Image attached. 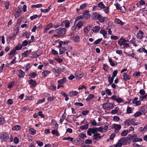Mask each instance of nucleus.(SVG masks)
<instances>
[{
    "mask_svg": "<svg viewBox=\"0 0 147 147\" xmlns=\"http://www.w3.org/2000/svg\"><path fill=\"white\" fill-rule=\"evenodd\" d=\"M127 40H126L124 38H120L118 41V43L121 46L123 45L126 42H127Z\"/></svg>",
    "mask_w": 147,
    "mask_h": 147,
    "instance_id": "nucleus-19",
    "label": "nucleus"
},
{
    "mask_svg": "<svg viewBox=\"0 0 147 147\" xmlns=\"http://www.w3.org/2000/svg\"><path fill=\"white\" fill-rule=\"evenodd\" d=\"M96 127H93L92 128H89L87 131V134L88 135L90 136H91L92 135V134L93 135L97 132Z\"/></svg>",
    "mask_w": 147,
    "mask_h": 147,
    "instance_id": "nucleus-6",
    "label": "nucleus"
},
{
    "mask_svg": "<svg viewBox=\"0 0 147 147\" xmlns=\"http://www.w3.org/2000/svg\"><path fill=\"white\" fill-rule=\"evenodd\" d=\"M11 3L10 1H6L5 3V7L6 9H9V7L11 5Z\"/></svg>",
    "mask_w": 147,
    "mask_h": 147,
    "instance_id": "nucleus-35",
    "label": "nucleus"
},
{
    "mask_svg": "<svg viewBox=\"0 0 147 147\" xmlns=\"http://www.w3.org/2000/svg\"><path fill=\"white\" fill-rule=\"evenodd\" d=\"M114 128L115 129V133H118L119 131L121 129V126L119 124H117L114 123L113 124Z\"/></svg>",
    "mask_w": 147,
    "mask_h": 147,
    "instance_id": "nucleus-9",
    "label": "nucleus"
},
{
    "mask_svg": "<svg viewBox=\"0 0 147 147\" xmlns=\"http://www.w3.org/2000/svg\"><path fill=\"white\" fill-rule=\"evenodd\" d=\"M133 75L135 77L138 78L140 76V72H135L133 73Z\"/></svg>",
    "mask_w": 147,
    "mask_h": 147,
    "instance_id": "nucleus-55",
    "label": "nucleus"
},
{
    "mask_svg": "<svg viewBox=\"0 0 147 147\" xmlns=\"http://www.w3.org/2000/svg\"><path fill=\"white\" fill-rule=\"evenodd\" d=\"M51 73V71H49L45 70L42 73V75L44 77L47 76L49 74Z\"/></svg>",
    "mask_w": 147,
    "mask_h": 147,
    "instance_id": "nucleus-29",
    "label": "nucleus"
},
{
    "mask_svg": "<svg viewBox=\"0 0 147 147\" xmlns=\"http://www.w3.org/2000/svg\"><path fill=\"white\" fill-rule=\"evenodd\" d=\"M53 24L51 23H50L44 29L45 32H47L48 30H49L51 27H52Z\"/></svg>",
    "mask_w": 147,
    "mask_h": 147,
    "instance_id": "nucleus-33",
    "label": "nucleus"
},
{
    "mask_svg": "<svg viewBox=\"0 0 147 147\" xmlns=\"http://www.w3.org/2000/svg\"><path fill=\"white\" fill-rule=\"evenodd\" d=\"M123 80L125 81H127L128 80H130L131 78V76L128 75L126 72L124 73L123 75Z\"/></svg>",
    "mask_w": 147,
    "mask_h": 147,
    "instance_id": "nucleus-15",
    "label": "nucleus"
},
{
    "mask_svg": "<svg viewBox=\"0 0 147 147\" xmlns=\"http://www.w3.org/2000/svg\"><path fill=\"white\" fill-rule=\"evenodd\" d=\"M113 106L112 103L106 102L102 104L103 108L106 110H110L112 109Z\"/></svg>",
    "mask_w": 147,
    "mask_h": 147,
    "instance_id": "nucleus-5",
    "label": "nucleus"
},
{
    "mask_svg": "<svg viewBox=\"0 0 147 147\" xmlns=\"http://www.w3.org/2000/svg\"><path fill=\"white\" fill-rule=\"evenodd\" d=\"M78 92L76 91L72 90L70 91L69 93V96L70 97L76 96L78 94Z\"/></svg>",
    "mask_w": 147,
    "mask_h": 147,
    "instance_id": "nucleus-16",
    "label": "nucleus"
},
{
    "mask_svg": "<svg viewBox=\"0 0 147 147\" xmlns=\"http://www.w3.org/2000/svg\"><path fill=\"white\" fill-rule=\"evenodd\" d=\"M67 29L65 28H59L56 29L55 32L59 36L64 35L66 32Z\"/></svg>",
    "mask_w": 147,
    "mask_h": 147,
    "instance_id": "nucleus-3",
    "label": "nucleus"
},
{
    "mask_svg": "<svg viewBox=\"0 0 147 147\" xmlns=\"http://www.w3.org/2000/svg\"><path fill=\"white\" fill-rule=\"evenodd\" d=\"M137 135L134 134L133 135L129 134L127 137V139L130 141H132V142H138L142 141L141 138H137Z\"/></svg>",
    "mask_w": 147,
    "mask_h": 147,
    "instance_id": "nucleus-1",
    "label": "nucleus"
},
{
    "mask_svg": "<svg viewBox=\"0 0 147 147\" xmlns=\"http://www.w3.org/2000/svg\"><path fill=\"white\" fill-rule=\"evenodd\" d=\"M51 133L52 134L57 136H59L60 135V134H59V133L57 131V129L52 130Z\"/></svg>",
    "mask_w": 147,
    "mask_h": 147,
    "instance_id": "nucleus-28",
    "label": "nucleus"
},
{
    "mask_svg": "<svg viewBox=\"0 0 147 147\" xmlns=\"http://www.w3.org/2000/svg\"><path fill=\"white\" fill-rule=\"evenodd\" d=\"M119 9L120 10L121 12L122 13H124L126 11L125 8L124 6L120 7Z\"/></svg>",
    "mask_w": 147,
    "mask_h": 147,
    "instance_id": "nucleus-56",
    "label": "nucleus"
},
{
    "mask_svg": "<svg viewBox=\"0 0 147 147\" xmlns=\"http://www.w3.org/2000/svg\"><path fill=\"white\" fill-rule=\"evenodd\" d=\"M129 133V131L127 129H125L123 130L121 133V135L122 136H125Z\"/></svg>",
    "mask_w": 147,
    "mask_h": 147,
    "instance_id": "nucleus-38",
    "label": "nucleus"
},
{
    "mask_svg": "<svg viewBox=\"0 0 147 147\" xmlns=\"http://www.w3.org/2000/svg\"><path fill=\"white\" fill-rule=\"evenodd\" d=\"M84 17L86 19H88L90 17V15L88 12L86 11L83 13Z\"/></svg>",
    "mask_w": 147,
    "mask_h": 147,
    "instance_id": "nucleus-31",
    "label": "nucleus"
},
{
    "mask_svg": "<svg viewBox=\"0 0 147 147\" xmlns=\"http://www.w3.org/2000/svg\"><path fill=\"white\" fill-rule=\"evenodd\" d=\"M28 82L30 85V87L31 88H33L36 87V82L33 79H31L28 81Z\"/></svg>",
    "mask_w": 147,
    "mask_h": 147,
    "instance_id": "nucleus-14",
    "label": "nucleus"
},
{
    "mask_svg": "<svg viewBox=\"0 0 147 147\" xmlns=\"http://www.w3.org/2000/svg\"><path fill=\"white\" fill-rule=\"evenodd\" d=\"M36 142L38 146L40 147L42 146L43 145V143L40 142V141L38 140L36 141Z\"/></svg>",
    "mask_w": 147,
    "mask_h": 147,
    "instance_id": "nucleus-60",
    "label": "nucleus"
},
{
    "mask_svg": "<svg viewBox=\"0 0 147 147\" xmlns=\"http://www.w3.org/2000/svg\"><path fill=\"white\" fill-rule=\"evenodd\" d=\"M142 114V113L140 111H137L136 112V113L134 114V116L135 117H138L140 115H141Z\"/></svg>",
    "mask_w": 147,
    "mask_h": 147,
    "instance_id": "nucleus-61",
    "label": "nucleus"
},
{
    "mask_svg": "<svg viewBox=\"0 0 147 147\" xmlns=\"http://www.w3.org/2000/svg\"><path fill=\"white\" fill-rule=\"evenodd\" d=\"M138 4H139V5L140 6V7H142V6H143L145 4V2L143 0H140L139 1L138 3H137L136 5H138Z\"/></svg>",
    "mask_w": 147,
    "mask_h": 147,
    "instance_id": "nucleus-45",
    "label": "nucleus"
},
{
    "mask_svg": "<svg viewBox=\"0 0 147 147\" xmlns=\"http://www.w3.org/2000/svg\"><path fill=\"white\" fill-rule=\"evenodd\" d=\"M5 123V120L3 117H2L0 118V125H2Z\"/></svg>",
    "mask_w": 147,
    "mask_h": 147,
    "instance_id": "nucleus-53",
    "label": "nucleus"
},
{
    "mask_svg": "<svg viewBox=\"0 0 147 147\" xmlns=\"http://www.w3.org/2000/svg\"><path fill=\"white\" fill-rule=\"evenodd\" d=\"M104 12L107 14L109 13V7L105 6V8L103 9Z\"/></svg>",
    "mask_w": 147,
    "mask_h": 147,
    "instance_id": "nucleus-48",
    "label": "nucleus"
},
{
    "mask_svg": "<svg viewBox=\"0 0 147 147\" xmlns=\"http://www.w3.org/2000/svg\"><path fill=\"white\" fill-rule=\"evenodd\" d=\"M16 74L20 78H24L25 75V72L21 69L18 70Z\"/></svg>",
    "mask_w": 147,
    "mask_h": 147,
    "instance_id": "nucleus-12",
    "label": "nucleus"
},
{
    "mask_svg": "<svg viewBox=\"0 0 147 147\" xmlns=\"http://www.w3.org/2000/svg\"><path fill=\"white\" fill-rule=\"evenodd\" d=\"M88 128V125L86 124L81 126L80 127V129L82 130L86 129Z\"/></svg>",
    "mask_w": 147,
    "mask_h": 147,
    "instance_id": "nucleus-50",
    "label": "nucleus"
},
{
    "mask_svg": "<svg viewBox=\"0 0 147 147\" xmlns=\"http://www.w3.org/2000/svg\"><path fill=\"white\" fill-rule=\"evenodd\" d=\"M78 136L80 138L82 139L87 137L86 134L83 133H81L79 134Z\"/></svg>",
    "mask_w": 147,
    "mask_h": 147,
    "instance_id": "nucleus-43",
    "label": "nucleus"
},
{
    "mask_svg": "<svg viewBox=\"0 0 147 147\" xmlns=\"http://www.w3.org/2000/svg\"><path fill=\"white\" fill-rule=\"evenodd\" d=\"M37 75V74L35 72H33L29 74V76H31L32 78H34Z\"/></svg>",
    "mask_w": 147,
    "mask_h": 147,
    "instance_id": "nucleus-63",
    "label": "nucleus"
},
{
    "mask_svg": "<svg viewBox=\"0 0 147 147\" xmlns=\"http://www.w3.org/2000/svg\"><path fill=\"white\" fill-rule=\"evenodd\" d=\"M111 98L113 100L116 101L117 102L121 103L123 102V100L120 97H117L115 95H113Z\"/></svg>",
    "mask_w": 147,
    "mask_h": 147,
    "instance_id": "nucleus-7",
    "label": "nucleus"
},
{
    "mask_svg": "<svg viewBox=\"0 0 147 147\" xmlns=\"http://www.w3.org/2000/svg\"><path fill=\"white\" fill-rule=\"evenodd\" d=\"M97 6L101 9H103L105 8L106 6L102 2H99Z\"/></svg>",
    "mask_w": 147,
    "mask_h": 147,
    "instance_id": "nucleus-32",
    "label": "nucleus"
},
{
    "mask_svg": "<svg viewBox=\"0 0 147 147\" xmlns=\"http://www.w3.org/2000/svg\"><path fill=\"white\" fill-rule=\"evenodd\" d=\"M66 81V78L64 77L62 79L58 80L57 82L59 84H64L65 83Z\"/></svg>",
    "mask_w": 147,
    "mask_h": 147,
    "instance_id": "nucleus-37",
    "label": "nucleus"
},
{
    "mask_svg": "<svg viewBox=\"0 0 147 147\" xmlns=\"http://www.w3.org/2000/svg\"><path fill=\"white\" fill-rule=\"evenodd\" d=\"M22 45L21 44H19L14 47V49L16 51H18L22 49Z\"/></svg>",
    "mask_w": 147,
    "mask_h": 147,
    "instance_id": "nucleus-44",
    "label": "nucleus"
},
{
    "mask_svg": "<svg viewBox=\"0 0 147 147\" xmlns=\"http://www.w3.org/2000/svg\"><path fill=\"white\" fill-rule=\"evenodd\" d=\"M21 127L19 125H16L13 126L12 127V129L15 131H18L20 129Z\"/></svg>",
    "mask_w": 147,
    "mask_h": 147,
    "instance_id": "nucleus-30",
    "label": "nucleus"
},
{
    "mask_svg": "<svg viewBox=\"0 0 147 147\" xmlns=\"http://www.w3.org/2000/svg\"><path fill=\"white\" fill-rule=\"evenodd\" d=\"M83 25V24L82 22L79 21L78 22L76 26L78 28H80Z\"/></svg>",
    "mask_w": 147,
    "mask_h": 147,
    "instance_id": "nucleus-40",
    "label": "nucleus"
},
{
    "mask_svg": "<svg viewBox=\"0 0 147 147\" xmlns=\"http://www.w3.org/2000/svg\"><path fill=\"white\" fill-rule=\"evenodd\" d=\"M63 140H68L72 142L73 140V138L70 137H64L63 138Z\"/></svg>",
    "mask_w": 147,
    "mask_h": 147,
    "instance_id": "nucleus-52",
    "label": "nucleus"
},
{
    "mask_svg": "<svg viewBox=\"0 0 147 147\" xmlns=\"http://www.w3.org/2000/svg\"><path fill=\"white\" fill-rule=\"evenodd\" d=\"M51 123L53 126V128L55 129H57L58 127V124L57 123L56 121L53 119L51 121Z\"/></svg>",
    "mask_w": 147,
    "mask_h": 147,
    "instance_id": "nucleus-22",
    "label": "nucleus"
},
{
    "mask_svg": "<svg viewBox=\"0 0 147 147\" xmlns=\"http://www.w3.org/2000/svg\"><path fill=\"white\" fill-rule=\"evenodd\" d=\"M70 22L68 20H65L63 21L61 24L63 26H65L66 28H68L70 26Z\"/></svg>",
    "mask_w": 147,
    "mask_h": 147,
    "instance_id": "nucleus-11",
    "label": "nucleus"
},
{
    "mask_svg": "<svg viewBox=\"0 0 147 147\" xmlns=\"http://www.w3.org/2000/svg\"><path fill=\"white\" fill-rule=\"evenodd\" d=\"M115 22L117 24H120L122 26L125 24L123 22H122L119 18H116L115 20Z\"/></svg>",
    "mask_w": 147,
    "mask_h": 147,
    "instance_id": "nucleus-25",
    "label": "nucleus"
},
{
    "mask_svg": "<svg viewBox=\"0 0 147 147\" xmlns=\"http://www.w3.org/2000/svg\"><path fill=\"white\" fill-rule=\"evenodd\" d=\"M120 119L119 117L117 116H115L113 117V120L114 121L118 122L119 121Z\"/></svg>",
    "mask_w": 147,
    "mask_h": 147,
    "instance_id": "nucleus-54",
    "label": "nucleus"
},
{
    "mask_svg": "<svg viewBox=\"0 0 147 147\" xmlns=\"http://www.w3.org/2000/svg\"><path fill=\"white\" fill-rule=\"evenodd\" d=\"M107 19L106 17H103L100 15V16H99L98 20L101 23H103L104 22L105 20V19Z\"/></svg>",
    "mask_w": 147,
    "mask_h": 147,
    "instance_id": "nucleus-39",
    "label": "nucleus"
},
{
    "mask_svg": "<svg viewBox=\"0 0 147 147\" xmlns=\"http://www.w3.org/2000/svg\"><path fill=\"white\" fill-rule=\"evenodd\" d=\"M92 137L93 140H98L101 139L102 138V136L100 134L97 132L92 136Z\"/></svg>",
    "mask_w": 147,
    "mask_h": 147,
    "instance_id": "nucleus-8",
    "label": "nucleus"
},
{
    "mask_svg": "<svg viewBox=\"0 0 147 147\" xmlns=\"http://www.w3.org/2000/svg\"><path fill=\"white\" fill-rule=\"evenodd\" d=\"M96 128L97 132L98 131L100 132H102L103 131V128L102 127H96Z\"/></svg>",
    "mask_w": 147,
    "mask_h": 147,
    "instance_id": "nucleus-57",
    "label": "nucleus"
},
{
    "mask_svg": "<svg viewBox=\"0 0 147 147\" xmlns=\"http://www.w3.org/2000/svg\"><path fill=\"white\" fill-rule=\"evenodd\" d=\"M147 97V94L144 95L142 96H140L139 98V99L141 101H143L144 99H145Z\"/></svg>",
    "mask_w": 147,
    "mask_h": 147,
    "instance_id": "nucleus-62",
    "label": "nucleus"
},
{
    "mask_svg": "<svg viewBox=\"0 0 147 147\" xmlns=\"http://www.w3.org/2000/svg\"><path fill=\"white\" fill-rule=\"evenodd\" d=\"M31 52V50H27L25 52L22 53V55L25 57H27Z\"/></svg>",
    "mask_w": 147,
    "mask_h": 147,
    "instance_id": "nucleus-21",
    "label": "nucleus"
},
{
    "mask_svg": "<svg viewBox=\"0 0 147 147\" xmlns=\"http://www.w3.org/2000/svg\"><path fill=\"white\" fill-rule=\"evenodd\" d=\"M66 50V49L65 47H60L59 49V54L60 55L62 54H63L65 52Z\"/></svg>",
    "mask_w": 147,
    "mask_h": 147,
    "instance_id": "nucleus-42",
    "label": "nucleus"
},
{
    "mask_svg": "<svg viewBox=\"0 0 147 147\" xmlns=\"http://www.w3.org/2000/svg\"><path fill=\"white\" fill-rule=\"evenodd\" d=\"M42 6V4H36L35 5H32L31 6L32 8H33L34 7H36L37 8H39L40 7Z\"/></svg>",
    "mask_w": 147,
    "mask_h": 147,
    "instance_id": "nucleus-46",
    "label": "nucleus"
},
{
    "mask_svg": "<svg viewBox=\"0 0 147 147\" xmlns=\"http://www.w3.org/2000/svg\"><path fill=\"white\" fill-rule=\"evenodd\" d=\"M138 100V98L137 97H135L132 100V104L135 105L136 106L140 105L141 103V100Z\"/></svg>",
    "mask_w": 147,
    "mask_h": 147,
    "instance_id": "nucleus-10",
    "label": "nucleus"
},
{
    "mask_svg": "<svg viewBox=\"0 0 147 147\" xmlns=\"http://www.w3.org/2000/svg\"><path fill=\"white\" fill-rule=\"evenodd\" d=\"M94 94H90L86 98V101L88 102L91 99L94 98Z\"/></svg>",
    "mask_w": 147,
    "mask_h": 147,
    "instance_id": "nucleus-34",
    "label": "nucleus"
},
{
    "mask_svg": "<svg viewBox=\"0 0 147 147\" xmlns=\"http://www.w3.org/2000/svg\"><path fill=\"white\" fill-rule=\"evenodd\" d=\"M28 131L29 133L32 135H34L36 133V130L33 128L30 127Z\"/></svg>",
    "mask_w": 147,
    "mask_h": 147,
    "instance_id": "nucleus-24",
    "label": "nucleus"
},
{
    "mask_svg": "<svg viewBox=\"0 0 147 147\" xmlns=\"http://www.w3.org/2000/svg\"><path fill=\"white\" fill-rule=\"evenodd\" d=\"M92 143V141L91 140L86 139L85 141V143L86 144H91Z\"/></svg>",
    "mask_w": 147,
    "mask_h": 147,
    "instance_id": "nucleus-59",
    "label": "nucleus"
},
{
    "mask_svg": "<svg viewBox=\"0 0 147 147\" xmlns=\"http://www.w3.org/2000/svg\"><path fill=\"white\" fill-rule=\"evenodd\" d=\"M136 119L134 118H130L128 119L124 122L125 125L127 126H129L130 125H138V122H135Z\"/></svg>",
    "mask_w": 147,
    "mask_h": 147,
    "instance_id": "nucleus-2",
    "label": "nucleus"
},
{
    "mask_svg": "<svg viewBox=\"0 0 147 147\" xmlns=\"http://www.w3.org/2000/svg\"><path fill=\"white\" fill-rule=\"evenodd\" d=\"M66 42L64 41L63 42L62 41H60L59 42V44L57 46V47H61L63 45H65V44Z\"/></svg>",
    "mask_w": 147,
    "mask_h": 147,
    "instance_id": "nucleus-51",
    "label": "nucleus"
},
{
    "mask_svg": "<svg viewBox=\"0 0 147 147\" xmlns=\"http://www.w3.org/2000/svg\"><path fill=\"white\" fill-rule=\"evenodd\" d=\"M119 142H120L122 145L125 144H126V142H127V139L123 137L120 138L119 140Z\"/></svg>",
    "mask_w": 147,
    "mask_h": 147,
    "instance_id": "nucleus-26",
    "label": "nucleus"
},
{
    "mask_svg": "<svg viewBox=\"0 0 147 147\" xmlns=\"http://www.w3.org/2000/svg\"><path fill=\"white\" fill-rule=\"evenodd\" d=\"M66 116V114L65 113H64L60 118V123L61 124H62L63 122L65 119Z\"/></svg>",
    "mask_w": 147,
    "mask_h": 147,
    "instance_id": "nucleus-36",
    "label": "nucleus"
},
{
    "mask_svg": "<svg viewBox=\"0 0 147 147\" xmlns=\"http://www.w3.org/2000/svg\"><path fill=\"white\" fill-rule=\"evenodd\" d=\"M87 6V4L85 3L81 5L80 7V10H83Z\"/></svg>",
    "mask_w": 147,
    "mask_h": 147,
    "instance_id": "nucleus-47",
    "label": "nucleus"
},
{
    "mask_svg": "<svg viewBox=\"0 0 147 147\" xmlns=\"http://www.w3.org/2000/svg\"><path fill=\"white\" fill-rule=\"evenodd\" d=\"M22 11L21 9H18L15 14V17L16 18H18L21 14Z\"/></svg>",
    "mask_w": 147,
    "mask_h": 147,
    "instance_id": "nucleus-23",
    "label": "nucleus"
},
{
    "mask_svg": "<svg viewBox=\"0 0 147 147\" xmlns=\"http://www.w3.org/2000/svg\"><path fill=\"white\" fill-rule=\"evenodd\" d=\"M100 13L98 12H93L92 16L91 18L94 20H98L99 16H100Z\"/></svg>",
    "mask_w": 147,
    "mask_h": 147,
    "instance_id": "nucleus-13",
    "label": "nucleus"
},
{
    "mask_svg": "<svg viewBox=\"0 0 147 147\" xmlns=\"http://www.w3.org/2000/svg\"><path fill=\"white\" fill-rule=\"evenodd\" d=\"M15 50L13 49L9 54V55L10 56H11V57L13 56L16 53Z\"/></svg>",
    "mask_w": 147,
    "mask_h": 147,
    "instance_id": "nucleus-49",
    "label": "nucleus"
},
{
    "mask_svg": "<svg viewBox=\"0 0 147 147\" xmlns=\"http://www.w3.org/2000/svg\"><path fill=\"white\" fill-rule=\"evenodd\" d=\"M144 33L141 30H139L137 33V37L139 39H142L143 37Z\"/></svg>",
    "mask_w": 147,
    "mask_h": 147,
    "instance_id": "nucleus-17",
    "label": "nucleus"
},
{
    "mask_svg": "<svg viewBox=\"0 0 147 147\" xmlns=\"http://www.w3.org/2000/svg\"><path fill=\"white\" fill-rule=\"evenodd\" d=\"M9 138V134L6 132H2L0 133V139L1 140L6 141L8 140Z\"/></svg>",
    "mask_w": 147,
    "mask_h": 147,
    "instance_id": "nucleus-4",
    "label": "nucleus"
},
{
    "mask_svg": "<svg viewBox=\"0 0 147 147\" xmlns=\"http://www.w3.org/2000/svg\"><path fill=\"white\" fill-rule=\"evenodd\" d=\"M19 139L17 137H15L13 138V142L15 144H17L19 143Z\"/></svg>",
    "mask_w": 147,
    "mask_h": 147,
    "instance_id": "nucleus-58",
    "label": "nucleus"
},
{
    "mask_svg": "<svg viewBox=\"0 0 147 147\" xmlns=\"http://www.w3.org/2000/svg\"><path fill=\"white\" fill-rule=\"evenodd\" d=\"M72 39L75 42H78L79 41L80 37L78 35H76L72 37Z\"/></svg>",
    "mask_w": 147,
    "mask_h": 147,
    "instance_id": "nucleus-41",
    "label": "nucleus"
},
{
    "mask_svg": "<svg viewBox=\"0 0 147 147\" xmlns=\"http://www.w3.org/2000/svg\"><path fill=\"white\" fill-rule=\"evenodd\" d=\"M115 145V147H121L123 145L120 142H119V140L117 143Z\"/></svg>",
    "mask_w": 147,
    "mask_h": 147,
    "instance_id": "nucleus-64",
    "label": "nucleus"
},
{
    "mask_svg": "<svg viewBox=\"0 0 147 147\" xmlns=\"http://www.w3.org/2000/svg\"><path fill=\"white\" fill-rule=\"evenodd\" d=\"M100 29V26H96L92 28V30L94 32L98 33L99 32Z\"/></svg>",
    "mask_w": 147,
    "mask_h": 147,
    "instance_id": "nucleus-20",
    "label": "nucleus"
},
{
    "mask_svg": "<svg viewBox=\"0 0 147 147\" xmlns=\"http://www.w3.org/2000/svg\"><path fill=\"white\" fill-rule=\"evenodd\" d=\"M42 53V52L40 50H37L33 54V56L34 58H37L41 55Z\"/></svg>",
    "mask_w": 147,
    "mask_h": 147,
    "instance_id": "nucleus-18",
    "label": "nucleus"
},
{
    "mask_svg": "<svg viewBox=\"0 0 147 147\" xmlns=\"http://www.w3.org/2000/svg\"><path fill=\"white\" fill-rule=\"evenodd\" d=\"M100 33L105 38H107V31H105V30H101Z\"/></svg>",
    "mask_w": 147,
    "mask_h": 147,
    "instance_id": "nucleus-27",
    "label": "nucleus"
}]
</instances>
